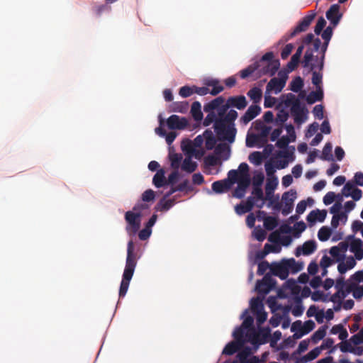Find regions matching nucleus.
I'll use <instances>...</instances> for the list:
<instances>
[{
	"label": "nucleus",
	"mask_w": 363,
	"mask_h": 363,
	"mask_svg": "<svg viewBox=\"0 0 363 363\" xmlns=\"http://www.w3.org/2000/svg\"><path fill=\"white\" fill-rule=\"evenodd\" d=\"M274 56L272 52L265 53L259 61L242 69L240 72V77L245 79L257 70H258L259 76L266 74L274 76L280 67L279 60H274Z\"/></svg>",
	"instance_id": "obj_1"
},
{
	"label": "nucleus",
	"mask_w": 363,
	"mask_h": 363,
	"mask_svg": "<svg viewBox=\"0 0 363 363\" xmlns=\"http://www.w3.org/2000/svg\"><path fill=\"white\" fill-rule=\"evenodd\" d=\"M238 116V112L230 109L223 118H218L213 124L214 131L218 140L233 143L235 141L237 129L235 127V121Z\"/></svg>",
	"instance_id": "obj_2"
},
{
	"label": "nucleus",
	"mask_w": 363,
	"mask_h": 363,
	"mask_svg": "<svg viewBox=\"0 0 363 363\" xmlns=\"http://www.w3.org/2000/svg\"><path fill=\"white\" fill-rule=\"evenodd\" d=\"M137 254L135 252V244L133 240L128 242L125 266L119 289V297L123 298L128 289L130 281L133 276L137 265Z\"/></svg>",
	"instance_id": "obj_3"
},
{
	"label": "nucleus",
	"mask_w": 363,
	"mask_h": 363,
	"mask_svg": "<svg viewBox=\"0 0 363 363\" xmlns=\"http://www.w3.org/2000/svg\"><path fill=\"white\" fill-rule=\"evenodd\" d=\"M229 108L227 100L225 101L222 96L211 100L203 106V111L208 114L203 120V125L206 127L213 123H216L218 118H223Z\"/></svg>",
	"instance_id": "obj_4"
},
{
	"label": "nucleus",
	"mask_w": 363,
	"mask_h": 363,
	"mask_svg": "<svg viewBox=\"0 0 363 363\" xmlns=\"http://www.w3.org/2000/svg\"><path fill=\"white\" fill-rule=\"evenodd\" d=\"M277 184L278 182L276 177L267 179L265 186V200L269 201V206H272L275 211H280L281 203L279 202V196L274 194Z\"/></svg>",
	"instance_id": "obj_5"
},
{
	"label": "nucleus",
	"mask_w": 363,
	"mask_h": 363,
	"mask_svg": "<svg viewBox=\"0 0 363 363\" xmlns=\"http://www.w3.org/2000/svg\"><path fill=\"white\" fill-rule=\"evenodd\" d=\"M142 213L128 211L125 213V230L130 236L135 235L140 228Z\"/></svg>",
	"instance_id": "obj_6"
},
{
	"label": "nucleus",
	"mask_w": 363,
	"mask_h": 363,
	"mask_svg": "<svg viewBox=\"0 0 363 363\" xmlns=\"http://www.w3.org/2000/svg\"><path fill=\"white\" fill-rule=\"evenodd\" d=\"M311 45L313 46L311 48L309 46L303 56V59L302 61V65L304 68H309L311 70H313L317 67V65L315 63H313V60H315L313 55V52H317L320 49V40L318 38H316Z\"/></svg>",
	"instance_id": "obj_7"
},
{
	"label": "nucleus",
	"mask_w": 363,
	"mask_h": 363,
	"mask_svg": "<svg viewBox=\"0 0 363 363\" xmlns=\"http://www.w3.org/2000/svg\"><path fill=\"white\" fill-rule=\"evenodd\" d=\"M315 16L316 13L314 11H310L308 14L304 16L299 21L298 25L294 28V30L287 35L286 40L294 38L300 33L307 30L312 21L314 20Z\"/></svg>",
	"instance_id": "obj_8"
},
{
	"label": "nucleus",
	"mask_w": 363,
	"mask_h": 363,
	"mask_svg": "<svg viewBox=\"0 0 363 363\" xmlns=\"http://www.w3.org/2000/svg\"><path fill=\"white\" fill-rule=\"evenodd\" d=\"M279 78L274 77L270 79L266 86L267 92L274 91L275 94H278L281 91L285 86L287 75L286 73L279 72Z\"/></svg>",
	"instance_id": "obj_9"
},
{
	"label": "nucleus",
	"mask_w": 363,
	"mask_h": 363,
	"mask_svg": "<svg viewBox=\"0 0 363 363\" xmlns=\"http://www.w3.org/2000/svg\"><path fill=\"white\" fill-rule=\"evenodd\" d=\"M296 198V191L291 189L284 192L282 195L283 205L281 204V213L284 216L289 215L294 208V201Z\"/></svg>",
	"instance_id": "obj_10"
},
{
	"label": "nucleus",
	"mask_w": 363,
	"mask_h": 363,
	"mask_svg": "<svg viewBox=\"0 0 363 363\" xmlns=\"http://www.w3.org/2000/svg\"><path fill=\"white\" fill-rule=\"evenodd\" d=\"M276 281L269 274H266L263 279L257 281L255 289L259 294H267L275 286Z\"/></svg>",
	"instance_id": "obj_11"
},
{
	"label": "nucleus",
	"mask_w": 363,
	"mask_h": 363,
	"mask_svg": "<svg viewBox=\"0 0 363 363\" xmlns=\"http://www.w3.org/2000/svg\"><path fill=\"white\" fill-rule=\"evenodd\" d=\"M308 111L305 105H295L291 108V114L296 124L303 123L308 118Z\"/></svg>",
	"instance_id": "obj_12"
},
{
	"label": "nucleus",
	"mask_w": 363,
	"mask_h": 363,
	"mask_svg": "<svg viewBox=\"0 0 363 363\" xmlns=\"http://www.w3.org/2000/svg\"><path fill=\"white\" fill-rule=\"evenodd\" d=\"M270 271L273 275L282 280L286 279L289 273L286 259H282L280 262H273L271 264Z\"/></svg>",
	"instance_id": "obj_13"
},
{
	"label": "nucleus",
	"mask_w": 363,
	"mask_h": 363,
	"mask_svg": "<svg viewBox=\"0 0 363 363\" xmlns=\"http://www.w3.org/2000/svg\"><path fill=\"white\" fill-rule=\"evenodd\" d=\"M167 125L171 130H184L189 125V121L185 117L172 115L167 119Z\"/></svg>",
	"instance_id": "obj_14"
},
{
	"label": "nucleus",
	"mask_w": 363,
	"mask_h": 363,
	"mask_svg": "<svg viewBox=\"0 0 363 363\" xmlns=\"http://www.w3.org/2000/svg\"><path fill=\"white\" fill-rule=\"evenodd\" d=\"M340 9L339 4H333L326 12V18L333 26H336L339 23L342 16Z\"/></svg>",
	"instance_id": "obj_15"
},
{
	"label": "nucleus",
	"mask_w": 363,
	"mask_h": 363,
	"mask_svg": "<svg viewBox=\"0 0 363 363\" xmlns=\"http://www.w3.org/2000/svg\"><path fill=\"white\" fill-rule=\"evenodd\" d=\"M261 112V107L258 105H251L244 115L240 118V122L247 125L250 121L257 116Z\"/></svg>",
	"instance_id": "obj_16"
},
{
	"label": "nucleus",
	"mask_w": 363,
	"mask_h": 363,
	"mask_svg": "<svg viewBox=\"0 0 363 363\" xmlns=\"http://www.w3.org/2000/svg\"><path fill=\"white\" fill-rule=\"evenodd\" d=\"M317 245L315 240H308L305 242L302 246H298L296 249L295 255L299 257L301 254L309 255L315 252Z\"/></svg>",
	"instance_id": "obj_17"
},
{
	"label": "nucleus",
	"mask_w": 363,
	"mask_h": 363,
	"mask_svg": "<svg viewBox=\"0 0 363 363\" xmlns=\"http://www.w3.org/2000/svg\"><path fill=\"white\" fill-rule=\"evenodd\" d=\"M227 101L230 108H236L238 110H243L247 106V101L243 95L230 96Z\"/></svg>",
	"instance_id": "obj_18"
},
{
	"label": "nucleus",
	"mask_w": 363,
	"mask_h": 363,
	"mask_svg": "<svg viewBox=\"0 0 363 363\" xmlns=\"http://www.w3.org/2000/svg\"><path fill=\"white\" fill-rule=\"evenodd\" d=\"M255 206L254 199L251 196L248 197L245 203L242 202L235 207V213L238 215H242L250 212Z\"/></svg>",
	"instance_id": "obj_19"
},
{
	"label": "nucleus",
	"mask_w": 363,
	"mask_h": 363,
	"mask_svg": "<svg viewBox=\"0 0 363 363\" xmlns=\"http://www.w3.org/2000/svg\"><path fill=\"white\" fill-rule=\"evenodd\" d=\"M327 211L325 210H313L307 216L306 220L308 223H313L316 220L323 222L326 218Z\"/></svg>",
	"instance_id": "obj_20"
},
{
	"label": "nucleus",
	"mask_w": 363,
	"mask_h": 363,
	"mask_svg": "<svg viewBox=\"0 0 363 363\" xmlns=\"http://www.w3.org/2000/svg\"><path fill=\"white\" fill-rule=\"evenodd\" d=\"M350 250L357 259H361L363 257L362 241L360 239H353L350 244Z\"/></svg>",
	"instance_id": "obj_21"
},
{
	"label": "nucleus",
	"mask_w": 363,
	"mask_h": 363,
	"mask_svg": "<svg viewBox=\"0 0 363 363\" xmlns=\"http://www.w3.org/2000/svg\"><path fill=\"white\" fill-rule=\"evenodd\" d=\"M303 49H304L303 45L298 46L296 52L292 55L290 61L287 64V67L290 71H293L297 67V66L300 62V58L303 53Z\"/></svg>",
	"instance_id": "obj_22"
},
{
	"label": "nucleus",
	"mask_w": 363,
	"mask_h": 363,
	"mask_svg": "<svg viewBox=\"0 0 363 363\" xmlns=\"http://www.w3.org/2000/svg\"><path fill=\"white\" fill-rule=\"evenodd\" d=\"M212 190L217 194H222L230 188V183L228 179L219 180L212 184Z\"/></svg>",
	"instance_id": "obj_23"
},
{
	"label": "nucleus",
	"mask_w": 363,
	"mask_h": 363,
	"mask_svg": "<svg viewBox=\"0 0 363 363\" xmlns=\"http://www.w3.org/2000/svg\"><path fill=\"white\" fill-rule=\"evenodd\" d=\"M175 203V198L167 199L164 196L157 204L155 208L157 211H167L170 209Z\"/></svg>",
	"instance_id": "obj_24"
},
{
	"label": "nucleus",
	"mask_w": 363,
	"mask_h": 363,
	"mask_svg": "<svg viewBox=\"0 0 363 363\" xmlns=\"http://www.w3.org/2000/svg\"><path fill=\"white\" fill-rule=\"evenodd\" d=\"M329 43L330 42H328V41H323V43H320V49L321 55H320V58H318V56L315 57V61H318V63L317 65V68L320 71H322L324 67L325 52L328 50Z\"/></svg>",
	"instance_id": "obj_25"
},
{
	"label": "nucleus",
	"mask_w": 363,
	"mask_h": 363,
	"mask_svg": "<svg viewBox=\"0 0 363 363\" xmlns=\"http://www.w3.org/2000/svg\"><path fill=\"white\" fill-rule=\"evenodd\" d=\"M164 170L160 169L153 177L152 183L157 188L167 185V179L164 177Z\"/></svg>",
	"instance_id": "obj_26"
},
{
	"label": "nucleus",
	"mask_w": 363,
	"mask_h": 363,
	"mask_svg": "<svg viewBox=\"0 0 363 363\" xmlns=\"http://www.w3.org/2000/svg\"><path fill=\"white\" fill-rule=\"evenodd\" d=\"M323 99V89L316 88L315 91H311L306 97V101L308 104H313L316 101H320Z\"/></svg>",
	"instance_id": "obj_27"
},
{
	"label": "nucleus",
	"mask_w": 363,
	"mask_h": 363,
	"mask_svg": "<svg viewBox=\"0 0 363 363\" xmlns=\"http://www.w3.org/2000/svg\"><path fill=\"white\" fill-rule=\"evenodd\" d=\"M191 114L196 121H200L203 118L201 105L199 101H194L191 108Z\"/></svg>",
	"instance_id": "obj_28"
},
{
	"label": "nucleus",
	"mask_w": 363,
	"mask_h": 363,
	"mask_svg": "<svg viewBox=\"0 0 363 363\" xmlns=\"http://www.w3.org/2000/svg\"><path fill=\"white\" fill-rule=\"evenodd\" d=\"M286 262L289 272L291 271L293 274L300 272L303 268V263L298 262L294 258L286 259Z\"/></svg>",
	"instance_id": "obj_29"
},
{
	"label": "nucleus",
	"mask_w": 363,
	"mask_h": 363,
	"mask_svg": "<svg viewBox=\"0 0 363 363\" xmlns=\"http://www.w3.org/2000/svg\"><path fill=\"white\" fill-rule=\"evenodd\" d=\"M181 167L182 170L188 173H192L196 170L197 163L194 162L191 157H187L183 160Z\"/></svg>",
	"instance_id": "obj_30"
},
{
	"label": "nucleus",
	"mask_w": 363,
	"mask_h": 363,
	"mask_svg": "<svg viewBox=\"0 0 363 363\" xmlns=\"http://www.w3.org/2000/svg\"><path fill=\"white\" fill-rule=\"evenodd\" d=\"M352 292L353 297L361 299L363 297V285L352 284L347 288V293Z\"/></svg>",
	"instance_id": "obj_31"
},
{
	"label": "nucleus",
	"mask_w": 363,
	"mask_h": 363,
	"mask_svg": "<svg viewBox=\"0 0 363 363\" xmlns=\"http://www.w3.org/2000/svg\"><path fill=\"white\" fill-rule=\"evenodd\" d=\"M171 111L173 112H178L184 113L189 108V104L186 101H177L174 102L170 106Z\"/></svg>",
	"instance_id": "obj_32"
},
{
	"label": "nucleus",
	"mask_w": 363,
	"mask_h": 363,
	"mask_svg": "<svg viewBox=\"0 0 363 363\" xmlns=\"http://www.w3.org/2000/svg\"><path fill=\"white\" fill-rule=\"evenodd\" d=\"M283 98H284V104L286 107L290 106L291 108L295 105L296 106L301 104L299 99L291 93L283 95Z\"/></svg>",
	"instance_id": "obj_33"
},
{
	"label": "nucleus",
	"mask_w": 363,
	"mask_h": 363,
	"mask_svg": "<svg viewBox=\"0 0 363 363\" xmlns=\"http://www.w3.org/2000/svg\"><path fill=\"white\" fill-rule=\"evenodd\" d=\"M247 96L255 103H259L262 97V90L258 87H253L247 92Z\"/></svg>",
	"instance_id": "obj_34"
},
{
	"label": "nucleus",
	"mask_w": 363,
	"mask_h": 363,
	"mask_svg": "<svg viewBox=\"0 0 363 363\" xmlns=\"http://www.w3.org/2000/svg\"><path fill=\"white\" fill-rule=\"evenodd\" d=\"M264 222V227L267 230H274L279 224L278 219L276 217L274 216H265L263 218Z\"/></svg>",
	"instance_id": "obj_35"
},
{
	"label": "nucleus",
	"mask_w": 363,
	"mask_h": 363,
	"mask_svg": "<svg viewBox=\"0 0 363 363\" xmlns=\"http://www.w3.org/2000/svg\"><path fill=\"white\" fill-rule=\"evenodd\" d=\"M332 148V144L327 143L323 149L322 155L320 156V158L323 160H333Z\"/></svg>",
	"instance_id": "obj_36"
},
{
	"label": "nucleus",
	"mask_w": 363,
	"mask_h": 363,
	"mask_svg": "<svg viewBox=\"0 0 363 363\" xmlns=\"http://www.w3.org/2000/svg\"><path fill=\"white\" fill-rule=\"evenodd\" d=\"M204 135L206 137V143L205 145L207 150H212L216 143V140L215 137L213 135L212 132L211 130H206L204 133Z\"/></svg>",
	"instance_id": "obj_37"
},
{
	"label": "nucleus",
	"mask_w": 363,
	"mask_h": 363,
	"mask_svg": "<svg viewBox=\"0 0 363 363\" xmlns=\"http://www.w3.org/2000/svg\"><path fill=\"white\" fill-rule=\"evenodd\" d=\"M347 219V215L341 212L340 213H337L336 215H333L331 220V226L333 228L335 229L339 225L340 221L345 223Z\"/></svg>",
	"instance_id": "obj_38"
},
{
	"label": "nucleus",
	"mask_w": 363,
	"mask_h": 363,
	"mask_svg": "<svg viewBox=\"0 0 363 363\" xmlns=\"http://www.w3.org/2000/svg\"><path fill=\"white\" fill-rule=\"evenodd\" d=\"M303 86V80L301 77H295L290 83V89L294 92H299Z\"/></svg>",
	"instance_id": "obj_39"
},
{
	"label": "nucleus",
	"mask_w": 363,
	"mask_h": 363,
	"mask_svg": "<svg viewBox=\"0 0 363 363\" xmlns=\"http://www.w3.org/2000/svg\"><path fill=\"white\" fill-rule=\"evenodd\" d=\"M312 72V83L318 89H322V79H323V74L319 72H317L314 69L311 70Z\"/></svg>",
	"instance_id": "obj_40"
},
{
	"label": "nucleus",
	"mask_w": 363,
	"mask_h": 363,
	"mask_svg": "<svg viewBox=\"0 0 363 363\" xmlns=\"http://www.w3.org/2000/svg\"><path fill=\"white\" fill-rule=\"evenodd\" d=\"M239 350V345L236 342H230L225 345L223 350V354L232 355Z\"/></svg>",
	"instance_id": "obj_41"
},
{
	"label": "nucleus",
	"mask_w": 363,
	"mask_h": 363,
	"mask_svg": "<svg viewBox=\"0 0 363 363\" xmlns=\"http://www.w3.org/2000/svg\"><path fill=\"white\" fill-rule=\"evenodd\" d=\"M331 233L332 231L330 228L326 226H323L319 229L318 233V238L320 241H326L330 238Z\"/></svg>",
	"instance_id": "obj_42"
},
{
	"label": "nucleus",
	"mask_w": 363,
	"mask_h": 363,
	"mask_svg": "<svg viewBox=\"0 0 363 363\" xmlns=\"http://www.w3.org/2000/svg\"><path fill=\"white\" fill-rule=\"evenodd\" d=\"M347 291H345L342 289H339L336 293L331 296L330 300L333 303H342V300L347 296Z\"/></svg>",
	"instance_id": "obj_43"
},
{
	"label": "nucleus",
	"mask_w": 363,
	"mask_h": 363,
	"mask_svg": "<svg viewBox=\"0 0 363 363\" xmlns=\"http://www.w3.org/2000/svg\"><path fill=\"white\" fill-rule=\"evenodd\" d=\"M249 160L255 165H259L263 160V155L260 152H253L249 155Z\"/></svg>",
	"instance_id": "obj_44"
},
{
	"label": "nucleus",
	"mask_w": 363,
	"mask_h": 363,
	"mask_svg": "<svg viewBox=\"0 0 363 363\" xmlns=\"http://www.w3.org/2000/svg\"><path fill=\"white\" fill-rule=\"evenodd\" d=\"M289 118V113L286 111L281 109L277 114L276 122L281 126L283 125L284 123L287 121Z\"/></svg>",
	"instance_id": "obj_45"
},
{
	"label": "nucleus",
	"mask_w": 363,
	"mask_h": 363,
	"mask_svg": "<svg viewBox=\"0 0 363 363\" xmlns=\"http://www.w3.org/2000/svg\"><path fill=\"white\" fill-rule=\"evenodd\" d=\"M171 166L173 169L177 170L180 166V163L182 159L181 155L173 154L169 156Z\"/></svg>",
	"instance_id": "obj_46"
},
{
	"label": "nucleus",
	"mask_w": 363,
	"mask_h": 363,
	"mask_svg": "<svg viewBox=\"0 0 363 363\" xmlns=\"http://www.w3.org/2000/svg\"><path fill=\"white\" fill-rule=\"evenodd\" d=\"M326 335V328L325 327L320 328L312 335L311 339L314 342L322 340Z\"/></svg>",
	"instance_id": "obj_47"
},
{
	"label": "nucleus",
	"mask_w": 363,
	"mask_h": 363,
	"mask_svg": "<svg viewBox=\"0 0 363 363\" xmlns=\"http://www.w3.org/2000/svg\"><path fill=\"white\" fill-rule=\"evenodd\" d=\"M179 95L183 98H187L194 94V86H184L179 89Z\"/></svg>",
	"instance_id": "obj_48"
},
{
	"label": "nucleus",
	"mask_w": 363,
	"mask_h": 363,
	"mask_svg": "<svg viewBox=\"0 0 363 363\" xmlns=\"http://www.w3.org/2000/svg\"><path fill=\"white\" fill-rule=\"evenodd\" d=\"M155 198V191L152 189L145 191L142 194V200L145 202L153 201Z\"/></svg>",
	"instance_id": "obj_49"
},
{
	"label": "nucleus",
	"mask_w": 363,
	"mask_h": 363,
	"mask_svg": "<svg viewBox=\"0 0 363 363\" xmlns=\"http://www.w3.org/2000/svg\"><path fill=\"white\" fill-rule=\"evenodd\" d=\"M252 194L255 196V197H252L255 201L256 200L265 201V196H264L263 191L261 187L254 186Z\"/></svg>",
	"instance_id": "obj_50"
},
{
	"label": "nucleus",
	"mask_w": 363,
	"mask_h": 363,
	"mask_svg": "<svg viewBox=\"0 0 363 363\" xmlns=\"http://www.w3.org/2000/svg\"><path fill=\"white\" fill-rule=\"evenodd\" d=\"M326 25V21L323 17H320L316 23L314 32L316 35H320Z\"/></svg>",
	"instance_id": "obj_51"
},
{
	"label": "nucleus",
	"mask_w": 363,
	"mask_h": 363,
	"mask_svg": "<svg viewBox=\"0 0 363 363\" xmlns=\"http://www.w3.org/2000/svg\"><path fill=\"white\" fill-rule=\"evenodd\" d=\"M237 183L238 186L247 189L250 184V176H240Z\"/></svg>",
	"instance_id": "obj_52"
},
{
	"label": "nucleus",
	"mask_w": 363,
	"mask_h": 363,
	"mask_svg": "<svg viewBox=\"0 0 363 363\" xmlns=\"http://www.w3.org/2000/svg\"><path fill=\"white\" fill-rule=\"evenodd\" d=\"M302 326L303 333L306 335L314 329L315 324L312 320H308L302 324Z\"/></svg>",
	"instance_id": "obj_53"
},
{
	"label": "nucleus",
	"mask_w": 363,
	"mask_h": 363,
	"mask_svg": "<svg viewBox=\"0 0 363 363\" xmlns=\"http://www.w3.org/2000/svg\"><path fill=\"white\" fill-rule=\"evenodd\" d=\"M239 173L238 170L231 169L228 173V180L230 183V185L237 182L238 179L240 178Z\"/></svg>",
	"instance_id": "obj_54"
},
{
	"label": "nucleus",
	"mask_w": 363,
	"mask_h": 363,
	"mask_svg": "<svg viewBox=\"0 0 363 363\" xmlns=\"http://www.w3.org/2000/svg\"><path fill=\"white\" fill-rule=\"evenodd\" d=\"M253 235L257 240L262 242L266 238V232L262 228H256L253 232Z\"/></svg>",
	"instance_id": "obj_55"
},
{
	"label": "nucleus",
	"mask_w": 363,
	"mask_h": 363,
	"mask_svg": "<svg viewBox=\"0 0 363 363\" xmlns=\"http://www.w3.org/2000/svg\"><path fill=\"white\" fill-rule=\"evenodd\" d=\"M323 106L321 104H318L314 106L313 109V113L318 119H323L324 117Z\"/></svg>",
	"instance_id": "obj_56"
},
{
	"label": "nucleus",
	"mask_w": 363,
	"mask_h": 363,
	"mask_svg": "<svg viewBox=\"0 0 363 363\" xmlns=\"http://www.w3.org/2000/svg\"><path fill=\"white\" fill-rule=\"evenodd\" d=\"M244 329L245 328L240 326L234 330L233 335L237 341L242 342L245 333Z\"/></svg>",
	"instance_id": "obj_57"
},
{
	"label": "nucleus",
	"mask_w": 363,
	"mask_h": 363,
	"mask_svg": "<svg viewBox=\"0 0 363 363\" xmlns=\"http://www.w3.org/2000/svg\"><path fill=\"white\" fill-rule=\"evenodd\" d=\"M271 267V265H269V262L267 261H262L258 264L257 268V274L261 276L263 275L265 272Z\"/></svg>",
	"instance_id": "obj_58"
},
{
	"label": "nucleus",
	"mask_w": 363,
	"mask_h": 363,
	"mask_svg": "<svg viewBox=\"0 0 363 363\" xmlns=\"http://www.w3.org/2000/svg\"><path fill=\"white\" fill-rule=\"evenodd\" d=\"M350 341L354 345H359L361 342H363V328L359 333L352 336L350 338Z\"/></svg>",
	"instance_id": "obj_59"
},
{
	"label": "nucleus",
	"mask_w": 363,
	"mask_h": 363,
	"mask_svg": "<svg viewBox=\"0 0 363 363\" xmlns=\"http://www.w3.org/2000/svg\"><path fill=\"white\" fill-rule=\"evenodd\" d=\"M333 36V28L331 26H328L323 32L321 33V37L323 41L330 42L331 38Z\"/></svg>",
	"instance_id": "obj_60"
},
{
	"label": "nucleus",
	"mask_w": 363,
	"mask_h": 363,
	"mask_svg": "<svg viewBox=\"0 0 363 363\" xmlns=\"http://www.w3.org/2000/svg\"><path fill=\"white\" fill-rule=\"evenodd\" d=\"M294 49V45L291 43L287 44L281 52V57L283 60L286 59L291 53Z\"/></svg>",
	"instance_id": "obj_61"
},
{
	"label": "nucleus",
	"mask_w": 363,
	"mask_h": 363,
	"mask_svg": "<svg viewBox=\"0 0 363 363\" xmlns=\"http://www.w3.org/2000/svg\"><path fill=\"white\" fill-rule=\"evenodd\" d=\"M318 127H319V125L316 122H314V123H311V125H309L308 130L306 131V136L307 138H309V137H311L312 135H313L318 131Z\"/></svg>",
	"instance_id": "obj_62"
},
{
	"label": "nucleus",
	"mask_w": 363,
	"mask_h": 363,
	"mask_svg": "<svg viewBox=\"0 0 363 363\" xmlns=\"http://www.w3.org/2000/svg\"><path fill=\"white\" fill-rule=\"evenodd\" d=\"M330 255L336 258L337 261L342 259L343 256L341 255V252L340 251V247L333 246L330 250Z\"/></svg>",
	"instance_id": "obj_63"
},
{
	"label": "nucleus",
	"mask_w": 363,
	"mask_h": 363,
	"mask_svg": "<svg viewBox=\"0 0 363 363\" xmlns=\"http://www.w3.org/2000/svg\"><path fill=\"white\" fill-rule=\"evenodd\" d=\"M294 235L296 234L298 235L300 233L303 232L306 228V225L303 221H299L294 224Z\"/></svg>",
	"instance_id": "obj_64"
}]
</instances>
